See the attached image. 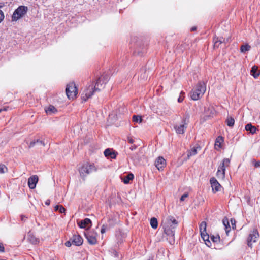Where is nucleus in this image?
I'll list each match as a JSON object with an SVG mask.
<instances>
[{
    "mask_svg": "<svg viewBox=\"0 0 260 260\" xmlns=\"http://www.w3.org/2000/svg\"><path fill=\"white\" fill-rule=\"evenodd\" d=\"M28 8L26 6H20L14 12L12 18L13 21H17L23 17L27 12Z\"/></svg>",
    "mask_w": 260,
    "mask_h": 260,
    "instance_id": "5",
    "label": "nucleus"
},
{
    "mask_svg": "<svg viewBox=\"0 0 260 260\" xmlns=\"http://www.w3.org/2000/svg\"><path fill=\"white\" fill-rule=\"evenodd\" d=\"M207 224L205 221H202L200 225V232L206 231Z\"/></svg>",
    "mask_w": 260,
    "mask_h": 260,
    "instance_id": "31",
    "label": "nucleus"
},
{
    "mask_svg": "<svg viewBox=\"0 0 260 260\" xmlns=\"http://www.w3.org/2000/svg\"><path fill=\"white\" fill-rule=\"evenodd\" d=\"M202 239L205 241V244L208 247H210L211 246V242L209 240V236L208 234L205 235L204 236H203Z\"/></svg>",
    "mask_w": 260,
    "mask_h": 260,
    "instance_id": "28",
    "label": "nucleus"
},
{
    "mask_svg": "<svg viewBox=\"0 0 260 260\" xmlns=\"http://www.w3.org/2000/svg\"><path fill=\"white\" fill-rule=\"evenodd\" d=\"M28 240L33 244H37L39 243V240L32 233L29 232L28 233Z\"/></svg>",
    "mask_w": 260,
    "mask_h": 260,
    "instance_id": "16",
    "label": "nucleus"
},
{
    "mask_svg": "<svg viewBox=\"0 0 260 260\" xmlns=\"http://www.w3.org/2000/svg\"><path fill=\"white\" fill-rule=\"evenodd\" d=\"M206 90L204 82H199L197 85L196 88L191 92V98L193 100H197L200 98L205 93Z\"/></svg>",
    "mask_w": 260,
    "mask_h": 260,
    "instance_id": "3",
    "label": "nucleus"
},
{
    "mask_svg": "<svg viewBox=\"0 0 260 260\" xmlns=\"http://www.w3.org/2000/svg\"><path fill=\"white\" fill-rule=\"evenodd\" d=\"M25 218V217L24 216H23V215L21 216V220L22 221H24V218Z\"/></svg>",
    "mask_w": 260,
    "mask_h": 260,
    "instance_id": "51",
    "label": "nucleus"
},
{
    "mask_svg": "<svg viewBox=\"0 0 260 260\" xmlns=\"http://www.w3.org/2000/svg\"><path fill=\"white\" fill-rule=\"evenodd\" d=\"M188 197V193H185L184 194H183L181 198H180V201H184L186 198H187Z\"/></svg>",
    "mask_w": 260,
    "mask_h": 260,
    "instance_id": "37",
    "label": "nucleus"
},
{
    "mask_svg": "<svg viewBox=\"0 0 260 260\" xmlns=\"http://www.w3.org/2000/svg\"><path fill=\"white\" fill-rule=\"evenodd\" d=\"M148 260H152V259H150V258H149V259H148Z\"/></svg>",
    "mask_w": 260,
    "mask_h": 260,
    "instance_id": "56",
    "label": "nucleus"
},
{
    "mask_svg": "<svg viewBox=\"0 0 260 260\" xmlns=\"http://www.w3.org/2000/svg\"><path fill=\"white\" fill-rule=\"evenodd\" d=\"M251 48V46L248 44H243L241 46L240 51L242 53H245L246 51H249Z\"/></svg>",
    "mask_w": 260,
    "mask_h": 260,
    "instance_id": "25",
    "label": "nucleus"
},
{
    "mask_svg": "<svg viewBox=\"0 0 260 260\" xmlns=\"http://www.w3.org/2000/svg\"><path fill=\"white\" fill-rule=\"evenodd\" d=\"M115 256H117V252H115Z\"/></svg>",
    "mask_w": 260,
    "mask_h": 260,
    "instance_id": "55",
    "label": "nucleus"
},
{
    "mask_svg": "<svg viewBox=\"0 0 260 260\" xmlns=\"http://www.w3.org/2000/svg\"><path fill=\"white\" fill-rule=\"evenodd\" d=\"M38 180H28V185L30 189H34Z\"/></svg>",
    "mask_w": 260,
    "mask_h": 260,
    "instance_id": "22",
    "label": "nucleus"
},
{
    "mask_svg": "<svg viewBox=\"0 0 260 260\" xmlns=\"http://www.w3.org/2000/svg\"><path fill=\"white\" fill-rule=\"evenodd\" d=\"M211 239L213 242H218L220 240V237L218 235L216 236L212 235L211 236Z\"/></svg>",
    "mask_w": 260,
    "mask_h": 260,
    "instance_id": "33",
    "label": "nucleus"
},
{
    "mask_svg": "<svg viewBox=\"0 0 260 260\" xmlns=\"http://www.w3.org/2000/svg\"><path fill=\"white\" fill-rule=\"evenodd\" d=\"M54 209L55 211L59 210V212L61 213H64L66 211L65 208L61 205H56Z\"/></svg>",
    "mask_w": 260,
    "mask_h": 260,
    "instance_id": "30",
    "label": "nucleus"
},
{
    "mask_svg": "<svg viewBox=\"0 0 260 260\" xmlns=\"http://www.w3.org/2000/svg\"><path fill=\"white\" fill-rule=\"evenodd\" d=\"M97 168L93 165L90 163H86L84 164L80 169L79 173L81 177H84L86 176L87 174L93 173L96 171Z\"/></svg>",
    "mask_w": 260,
    "mask_h": 260,
    "instance_id": "4",
    "label": "nucleus"
},
{
    "mask_svg": "<svg viewBox=\"0 0 260 260\" xmlns=\"http://www.w3.org/2000/svg\"><path fill=\"white\" fill-rule=\"evenodd\" d=\"M57 111L56 109L54 106L50 105L47 109H45V112L47 114H52L55 113Z\"/></svg>",
    "mask_w": 260,
    "mask_h": 260,
    "instance_id": "21",
    "label": "nucleus"
},
{
    "mask_svg": "<svg viewBox=\"0 0 260 260\" xmlns=\"http://www.w3.org/2000/svg\"><path fill=\"white\" fill-rule=\"evenodd\" d=\"M78 225L81 228H90L91 226V221L89 218H85L78 222Z\"/></svg>",
    "mask_w": 260,
    "mask_h": 260,
    "instance_id": "14",
    "label": "nucleus"
},
{
    "mask_svg": "<svg viewBox=\"0 0 260 260\" xmlns=\"http://www.w3.org/2000/svg\"><path fill=\"white\" fill-rule=\"evenodd\" d=\"M36 142H37L36 141L31 142L29 144V147L31 148V147H33L34 146H35V145L36 144Z\"/></svg>",
    "mask_w": 260,
    "mask_h": 260,
    "instance_id": "43",
    "label": "nucleus"
},
{
    "mask_svg": "<svg viewBox=\"0 0 260 260\" xmlns=\"http://www.w3.org/2000/svg\"><path fill=\"white\" fill-rule=\"evenodd\" d=\"M97 233L94 232H87L85 233V236L88 242L91 245H94L97 242L96 240Z\"/></svg>",
    "mask_w": 260,
    "mask_h": 260,
    "instance_id": "9",
    "label": "nucleus"
},
{
    "mask_svg": "<svg viewBox=\"0 0 260 260\" xmlns=\"http://www.w3.org/2000/svg\"><path fill=\"white\" fill-rule=\"evenodd\" d=\"M66 93L69 99H73L76 96L78 91L74 83L71 82L67 84Z\"/></svg>",
    "mask_w": 260,
    "mask_h": 260,
    "instance_id": "6",
    "label": "nucleus"
},
{
    "mask_svg": "<svg viewBox=\"0 0 260 260\" xmlns=\"http://www.w3.org/2000/svg\"><path fill=\"white\" fill-rule=\"evenodd\" d=\"M7 171V168L4 165H0V173H4Z\"/></svg>",
    "mask_w": 260,
    "mask_h": 260,
    "instance_id": "34",
    "label": "nucleus"
},
{
    "mask_svg": "<svg viewBox=\"0 0 260 260\" xmlns=\"http://www.w3.org/2000/svg\"><path fill=\"white\" fill-rule=\"evenodd\" d=\"M3 7L1 4H0V8ZM5 15L3 12L0 9V23L4 19Z\"/></svg>",
    "mask_w": 260,
    "mask_h": 260,
    "instance_id": "35",
    "label": "nucleus"
},
{
    "mask_svg": "<svg viewBox=\"0 0 260 260\" xmlns=\"http://www.w3.org/2000/svg\"><path fill=\"white\" fill-rule=\"evenodd\" d=\"M191 29L192 31H194V30H195L196 29V27H193L191 28Z\"/></svg>",
    "mask_w": 260,
    "mask_h": 260,
    "instance_id": "52",
    "label": "nucleus"
},
{
    "mask_svg": "<svg viewBox=\"0 0 260 260\" xmlns=\"http://www.w3.org/2000/svg\"><path fill=\"white\" fill-rule=\"evenodd\" d=\"M71 240L75 246H80L83 243V239L79 235H74Z\"/></svg>",
    "mask_w": 260,
    "mask_h": 260,
    "instance_id": "12",
    "label": "nucleus"
},
{
    "mask_svg": "<svg viewBox=\"0 0 260 260\" xmlns=\"http://www.w3.org/2000/svg\"><path fill=\"white\" fill-rule=\"evenodd\" d=\"M133 120L135 122L140 123L142 122V117L139 115H133Z\"/></svg>",
    "mask_w": 260,
    "mask_h": 260,
    "instance_id": "29",
    "label": "nucleus"
},
{
    "mask_svg": "<svg viewBox=\"0 0 260 260\" xmlns=\"http://www.w3.org/2000/svg\"><path fill=\"white\" fill-rule=\"evenodd\" d=\"M189 115H186V117L182 119L180 124H176L174 126V129L177 134H182L184 133L185 130L187 127V120L189 119Z\"/></svg>",
    "mask_w": 260,
    "mask_h": 260,
    "instance_id": "8",
    "label": "nucleus"
},
{
    "mask_svg": "<svg viewBox=\"0 0 260 260\" xmlns=\"http://www.w3.org/2000/svg\"><path fill=\"white\" fill-rule=\"evenodd\" d=\"M107 227V226L105 224H103L102 225V227L101 230V232L102 234H104V233H105Z\"/></svg>",
    "mask_w": 260,
    "mask_h": 260,
    "instance_id": "39",
    "label": "nucleus"
},
{
    "mask_svg": "<svg viewBox=\"0 0 260 260\" xmlns=\"http://www.w3.org/2000/svg\"><path fill=\"white\" fill-rule=\"evenodd\" d=\"M108 80V76L107 75L103 76L99 78L94 86L90 85L85 88L81 94L82 101L86 102L92 96L95 92L99 91L101 89H103Z\"/></svg>",
    "mask_w": 260,
    "mask_h": 260,
    "instance_id": "1",
    "label": "nucleus"
},
{
    "mask_svg": "<svg viewBox=\"0 0 260 260\" xmlns=\"http://www.w3.org/2000/svg\"><path fill=\"white\" fill-rule=\"evenodd\" d=\"M252 164L255 167L258 168L260 167V161H256L254 159H253L251 161Z\"/></svg>",
    "mask_w": 260,
    "mask_h": 260,
    "instance_id": "36",
    "label": "nucleus"
},
{
    "mask_svg": "<svg viewBox=\"0 0 260 260\" xmlns=\"http://www.w3.org/2000/svg\"><path fill=\"white\" fill-rule=\"evenodd\" d=\"M177 225L178 221L171 216H168L162 222L164 232L167 235L172 237L173 239H174L175 230Z\"/></svg>",
    "mask_w": 260,
    "mask_h": 260,
    "instance_id": "2",
    "label": "nucleus"
},
{
    "mask_svg": "<svg viewBox=\"0 0 260 260\" xmlns=\"http://www.w3.org/2000/svg\"><path fill=\"white\" fill-rule=\"evenodd\" d=\"M258 237V233L256 230H253L252 233H250L247 238V245L249 247H251L252 243L255 242L256 239Z\"/></svg>",
    "mask_w": 260,
    "mask_h": 260,
    "instance_id": "10",
    "label": "nucleus"
},
{
    "mask_svg": "<svg viewBox=\"0 0 260 260\" xmlns=\"http://www.w3.org/2000/svg\"><path fill=\"white\" fill-rule=\"evenodd\" d=\"M184 94V93L182 91L181 93H180V96L178 98V102L180 103L181 102L183 101V99H184V96H182V95Z\"/></svg>",
    "mask_w": 260,
    "mask_h": 260,
    "instance_id": "38",
    "label": "nucleus"
},
{
    "mask_svg": "<svg viewBox=\"0 0 260 260\" xmlns=\"http://www.w3.org/2000/svg\"><path fill=\"white\" fill-rule=\"evenodd\" d=\"M231 222L232 225L233 229L236 228V221L235 220V219H231Z\"/></svg>",
    "mask_w": 260,
    "mask_h": 260,
    "instance_id": "42",
    "label": "nucleus"
},
{
    "mask_svg": "<svg viewBox=\"0 0 260 260\" xmlns=\"http://www.w3.org/2000/svg\"><path fill=\"white\" fill-rule=\"evenodd\" d=\"M212 191L214 193L221 190L222 186L217 181V180H210Z\"/></svg>",
    "mask_w": 260,
    "mask_h": 260,
    "instance_id": "11",
    "label": "nucleus"
},
{
    "mask_svg": "<svg viewBox=\"0 0 260 260\" xmlns=\"http://www.w3.org/2000/svg\"><path fill=\"white\" fill-rule=\"evenodd\" d=\"M2 110H6V109H5V108L4 109H0V112L2 111Z\"/></svg>",
    "mask_w": 260,
    "mask_h": 260,
    "instance_id": "53",
    "label": "nucleus"
},
{
    "mask_svg": "<svg viewBox=\"0 0 260 260\" xmlns=\"http://www.w3.org/2000/svg\"><path fill=\"white\" fill-rule=\"evenodd\" d=\"M28 179H39V176L37 175H34L31 176Z\"/></svg>",
    "mask_w": 260,
    "mask_h": 260,
    "instance_id": "44",
    "label": "nucleus"
},
{
    "mask_svg": "<svg viewBox=\"0 0 260 260\" xmlns=\"http://www.w3.org/2000/svg\"><path fill=\"white\" fill-rule=\"evenodd\" d=\"M155 166L159 170L162 169L166 165V161L162 157H159L155 161Z\"/></svg>",
    "mask_w": 260,
    "mask_h": 260,
    "instance_id": "15",
    "label": "nucleus"
},
{
    "mask_svg": "<svg viewBox=\"0 0 260 260\" xmlns=\"http://www.w3.org/2000/svg\"><path fill=\"white\" fill-rule=\"evenodd\" d=\"M230 160L229 158L223 159L222 163L219 166L217 172V176L219 178L223 179L225 177V168L230 165Z\"/></svg>",
    "mask_w": 260,
    "mask_h": 260,
    "instance_id": "7",
    "label": "nucleus"
},
{
    "mask_svg": "<svg viewBox=\"0 0 260 260\" xmlns=\"http://www.w3.org/2000/svg\"><path fill=\"white\" fill-rule=\"evenodd\" d=\"M150 225L151 227L154 229H156L158 226L157 220L155 217H152L150 220Z\"/></svg>",
    "mask_w": 260,
    "mask_h": 260,
    "instance_id": "27",
    "label": "nucleus"
},
{
    "mask_svg": "<svg viewBox=\"0 0 260 260\" xmlns=\"http://www.w3.org/2000/svg\"><path fill=\"white\" fill-rule=\"evenodd\" d=\"M229 41L228 39H225L223 37L217 38V40L214 41V48H218L220 44L222 43H226Z\"/></svg>",
    "mask_w": 260,
    "mask_h": 260,
    "instance_id": "17",
    "label": "nucleus"
},
{
    "mask_svg": "<svg viewBox=\"0 0 260 260\" xmlns=\"http://www.w3.org/2000/svg\"><path fill=\"white\" fill-rule=\"evenodd\" d=\"M227 125L229 127H233L235 123V120L232 117H228L226 119Z\"/></svg>",
    "mask_w": 260,
    "mask_h": 260,
    "instance_id": "26",
    "label": "nucleus"
},
{
    "mask_svg": "<svg viewBox=\"0 0 260 260\" xmlns=\"http://www.w3.org/2000/svg\"><path fill=\"white\" fill-rule=\"evenodd\" d=\"M4 247L3 245L0 243V252H4Z\"/></svg>",
    "mask_w": 260,
    "mask_h": 260,
    "instance_id": "46",
    "label": "nucleus"
},
{
    "mask_svg": "<svg viewBox=\"0 0 260 260\" xmlns=\"http://www.w3.org/2000/svg\"><path fill=\"white\" fill-rule=\"evenodd\" d=\"M222 222H223V225L225 226V232H226V234H228V233L231 230V228L229 225V222L228 219H223L222 220Z\"/></svg>",
    "mask_w": 260,
    "mask_h": 260,
    "instance_id": "23",
    "label": "nucleus"
},
{
    "mask_svg": "<svg viewBox=\"0 0 260 260\" xmlns=\"http://www.w3.org/2000/svg\"><path fill=\"white\" fill-rule=\"evenodd\" d=\"M200 234H201V236L202 237L203 236H204V235L208 234L207 232H206V231H205V232H203V231L200 232Z\"/></svg>",
    "mask_w": 260,
    "mask_h": 260,
    "instance_id": "48",
    "label": "nucleus"
},
{
    "mask_svg": "<svg viewBox=\"0 0 260 260\" xmlns=\"http://www.w3.org/2000/svg\"><path fill=\"white\" fill-rule=\"evenodd\" d=\"M138 55H141L139 52H138Z\"/></svg>",
    "mask_w": 260,
    "mask_h": 260,
    "instance_id": "54",
    "label": "nucleus"
},
{
    "mask_svg": "<svg viewBox=\"0 0 260 260\" xmlns=\"http://www.w3.org/2000/svg\"><path fill=\"white\" fill-rule=\"evenodd\" d=\"M245 129L247 131H249L250 133L252 134H255L257 131V128L253 126L251 123H248L245 125Z\"/></svg>",
    "mask_w": 260,
    "mask_h": 260,
    "instance_id": "18",
    "label": "nucleus"
},
{
    "mask_svg": "<svg viewBox=\"0 0 260 260\" xmlns=\"http://www.w3.org/2000/svg\"><path fill=\"white\" fill-rule=\"evenodd\" d=\"M72 244V241L70 239L69 241H68L65 243V245L67 247H70L71 246Z\"/></svg>",
    "mask_w": 260,
    "mask_h": 260,
    "instance_id": "40",
    "label": "nucleus"
},
{
    "mask_svg": "<svg viewBox=\"0 0 260 260\" xmlns=\"http://www.w3.org/2000/svg\"><path fill=\"white\" fill-rule=\"evenodd\" d=\"M132 180H123L124 183L125 184L131 183Z\"/></svg>",
    "mask_w": 260,
    "mask_h": 260,
    "instance_id": "45",
    "label": "nucleus"
},
{
    "mask_svg": "<svg viewBox=\"0 0 260 260\" xmlns=\"http://www.w3.org/2000/svg\"><path fill=\"white\" fill-rule=\"evenodd\" d=\"M36 141H37L36 144H38L39 145H42L43 146H45V143L43 141L40 140H37Z\"/></svg>",
    "mask_w": 260,
    "mask_h": 260,
    "instance_id": "41",
    "label": "nucleus"
},
{
    "mask_svg": "<svg viewBox=\"0 0 260 260\" xmlns=\"http://www.w3.org/2000/svg\"><path fill=\"white\" fill-rule=\"evenodd\" d=\"M128 142L129 143L133 144L134 142V140L132 138H127Z\"/></svg>",
    "mask_w": 260,
    "mask_h": 260,
    "instance_id": "47",
    "label": "nucleus"
},
{
    "mask_svg": "<svg viewBox=\"0 0 260 260\" xmlns=\"http://www.w3.org/2000/svg\"><path fill=\"white\" fill-rule=\"evenodd\" d=\"M251 74L255 78H256L259 76L260 73L258 71V67L256 66H253L252 67Z\"/></svg>",
    "mask_w": 260,
    "mask_h": 260,
    "instance_id": "20",
    "label": "nucleus"
},
{
    "mask_svg": "<svg viewBox=\"0 0 260 260\" xmlns=\"http://www.w3.org/2000/svg\"><path fill=\"white\" fill-rule=\"evenodd\" d=\"M120 179H134V175L131 173H127L125 175L120 177Z\"/></svg>",
    "mask_w": 260,
    "mask_h": 260,
    "instance_id": "32",
    "label": "nucleus"
},
{
    "mask_svg": "<svg viewBox=\"0 0 260 260\" xmlns=\"http://www.w3.org/2000/svg\"><path fill=\"white\" fill-rule=\"evenodd\" d=\"M104 153L105 156L110 157L111 158H115L116 156L115 153L110 149H106Z\"/></svg>",
    "mask_w": 260,
    "mask_h": 260,
    "instance_id": "19",
    "label": "nucleus"
},
{
    "mask_svg": "<svg viewBox=\"0 0 260 260\" xmlns=\"http://www.w3.org/2000/svg\"><path fill=\"white\" fill-rule=\"evenodd\" d=\"M45 204L47 205H49L50 204V200H47L46 201H45Z\"/></svg>",
    "mask_w": 260,
    "mask_h": 260,
    "instance_id": "49",
    "label": "nucleus"
},
{
    "mask_svg": "<svg viewBox=\"0 0 260 260\" xmlns=\"http://www.w3.org/2000/svg\"><path fill=\"white\" fill-rule=\"evenodd\" d=\"M201 149L199 145L197 144L194 147L192 148L188 152L186 158V160L189 159L190 157L193 156L197 154L198 151Z\"/></svg>",
    "mask_w": 260,
    "mask_h": 260,
    "instance_id": "13",
    "label": "nucleus"
},
{
    "mask_svg": "<svg viewBox=\"0 0 260 260\" xmlns=\"http://www.w3.org/2000/svg\"><path fill=\"white\" fill-rule=\"evenodd\" d=\"M136 148V146L134 145V146H131L129 148H130V149H131V150H133L134 149H135Z\"/></svg>",
    "mask_w": 260,
    "mask_h": 260,
    "instance_id": "50",
    "label": "nucleus"
},
{
    "mask_svg": "<svg viewBox=\"0 0 260 260\" xmlns=\"http://www.w3.org/2000/svg\"><path fill=\"white\" fill-rule=\"evenodd\" d=\"M223 141V138L222 137L219 136L217 138L215 143V147L216 149H217V147L220 148V145L221 143Z\"/></svg>",
    "mask_w": 260,
    "mask_h": 260,
    "instance_id": "24",
    "label": "nucleus"
}]
</instances>
